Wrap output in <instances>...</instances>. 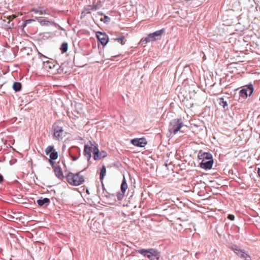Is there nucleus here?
Instances as JSON below:
<instances>
[{"mask_svg": "<svg viewBox=\"0 0 260 260\" xmlns=\"http://www.w3.org/2000/svg\"><path fill=\"white\" fill-rule=\"evenodd\" d=\"M67 181L72 186H79L85 182V177L82 174V172L76 173L69 172L66 175Z\"/></svg>", "mask_w": 260, "mask_h": 260, "instance_id": "f257e3e1", "label": "nucleus"}, {"mask_svg": "<svg viewBox=\"0 0 260 260\" xmlns=\"http://www.w3.org/2000/svg\"><path fill=\"white\" fill-rule=\"evenodd\" d=\"M199 159L202 160L200 167L205 170L211 169L213 160L212 155L209 153L200 152L198 155Z\"/></svg>", "mask_w": 260, "mask_h": 260, "instance_id": "f03ea898", "label": "nucleus"}, {"mask_svg": "<svg viewBox=\"0 0 260 260\" xmlns=\"http://www.w3.org/2000/svg\"><path fill=\"white\" fill-rule=\"evenodd\" d=\"M150 260H159L160 252L154 248L140 249L136 251Z\"/></svg>", "mask_w": 260, "mask_h": 260, "instance_id": "7ed1b4c3", "label": "nucleus"}, {"mask_svg": "<svg viewBox=\"0 0 260 260\" xmlns=\"http://www.w3.org/2000/svg\"><path fill=\"white\" fill-rule=\"evenodd\" d=\"M53 138L57 141H60L66 136V133L64 132L63 127L55 123L53 126Z\"/></svg>", "mask_w": 260, "mask_h": 260, "instance_id": "20e7f679", "label": "nucleus"}, {"mask_svg": "<svg viewBox=\"0 0 260 260\" xmlns=\"http://www.w3.org/2000/svg\"><path fill=\"white\" fill-rule=\"evenodd\" d=\"M183 122L181 119H175L171 123L170 128V132L174 135L176 134L180 128L183 126Z\"/></svg>", "mask_w": 260, "mask_h": 260, "instance_id": "39448f33", "label": "nucleus"}, {"mask_svg": "<svg viewBox=\"0 0 260 260\" xmlns=\"http://www.w3.org/2000/svg\"><path fill=\"white\" fill-rule=\"evenodd\" d=\"M164 32V29L157 30L153 33L150 34L143 41H145L146 43L155 41L157 40L156 37L161 36Z\"/></svg>", "mask_w": 260, "mask_h": 260, "instance_id": "423d86ee", "label": "nucleus"}, {"mask_svg": "<svg viewBox=\"0 0 260 260\" xmlns=\"http://www.w3.org/2000/svg\"><path fill=\"white\" fill-rule=\"evenodd\" d=\"M253 91V86L252 85H249L240 91V97L242 98L243 99H245L248 95H251Z\"/></svg>", "mask_w": 260, "mask_h": 260, "instance_id": "0eeeda50", "label": "nucleus"}, {"mask_svg": "<svg viewBox=\"0 0 260 260\" xmlns=\"http://www.w3.org/2000/svg\"><path fill=\"white\" fill-rule=\"evenodd\" d=\"M127 188V184L126 181V180L124 177L122 180L121 184V192H117V198L118 201H121L125 194V192Z\"/></svg>", "mask_w": 260, "mask_h": 260, "instance_id": "6e6552de", "label": "nucleus"}, {"mask_svg": "<svg viewBox=\"0 0 260 260\" xmlns=\"http://www.w3.org/2000/svg\"><path fill=\"white\" fill-rule=\"evenodd\" d=\"M95 148H98L97 146H95L90 143V145H85L84 146V155L88 158V159H90L91 156V152H92L94 154V150Z\"/></svg>", "mask_w": 260, "mask_h": 260, "instance_id": "1a4fd4ad", "label": "nucleus"}, {"mask_svg": "<svg viewBox=\"0 0 260 260\" xmlns=\"http://www.w3.org/2000/svg\"><path fill=\"white\" fill-rule=\"evenodd\" d=\"M45 153L47 155L49 154V157L51 159H56L58 157V153L52 146H48L45 149Z\"/></svg>", "mask_w": 260, "mask_h": 260, "instance_id": "9d476101", "label": "nucleus"}, {"mask_svg": "<svg viewBox=\"0 0 260 260\" xmlns=\"http://www.w3.org/2000/svg\"><path fill=\"white\" fill-rule=\"evenodd\" d=\"M96 36L103 46H105L108 42L109 37L105 33L98 31Z\"/></svg>", "mask_w": 260, "mask_h": 260, "instance_id": "9b49d317", "label": "nucleus"}, {"mask_svg": "<svg viewBox=\"0 0 260 260\" xmlns=\"http://www.w3.org/2000/svg\"><path fill=\"white\" fill-rule=\"evenodd\" d=\"M131 143L135 146L144 147L147 144V141L144 138H136L131 140Z\"/></svg>", "mask_w": 260, "mask_h": 260, "instance_id": "f8f14e48", "label": "nucleus"}, {"mask_svg": "<svg viewBox=\"0 0 260 260\" xmlns=\"http://www.w3.org/2000/svg\"><path fill=\"white\" fill-rule=\"evenodd\" d=\"M107 153L105 151H100L98 148H95L94 150L93 158L94 160H99L106 157Z\"/></svg>", "mask_w": 260, "mask_h": 260, "instance_id": "ddd939ff", "label": "nucleus"}, {"mask_svg": "<svg viewBox=\"0 0 260 260\" xmlns=\"http://www.w3.org/2000/svg\"><path fill=\"white\" fill-rule=\"evenodd\" d=\"M233 250L238 256L242 258H244L245 260H249L250 259V255L243 250L237 247L233 248Z\"/></svg>", "mask_w": 260, "mask_h": 260, "instance_id": "4468645a", "label": "nucleus"}, {"mask_svg": "<svg viewBox=\"0 0 260 260\" xmlns=\"http://www.w3.org/2000/svg\"><path fill=\"white\" fill-rule=\"evenodd\" d=\"M53 169L55 174V176L59 179H62L63 178V172L61 168L58 166L53 167Z\"/></svg>", "mask_w": 260, "mask_h": 260, "instance_id": "2eb2a0df", "label": "nucleus"}, {"mask_svg": "<svg viewBox=\"0 0 260 260\" xmlns=\"http://www.w3.org/2000/svg\"><path fill=\"white\" fill-rule=\"evenodd\" d=\"M55 67V66L53 62L50 61H47L46 62H44L43 63L44 69L48 72H50L51 70L53 69Z\"/></svg>", "mask_w": 260, "mask_h": 260, "instance_id": "dca6fc26", "label": "nucleus"}, {"mask_svg": "<svg viewBox=\"0 0 260 260\" xmlns=\"http://www.w3.org/2000/svg\"><path fill=\"white\" fill-rule=\"evenodd\" d=\"M31 12L39 15L48 14L47 9H44L43 8H33L31 10Z\"/></svg>", "mask_w": 260, "mask_h": 260, "instance_id": "f3484780", "label": "nucleus"}, {"mask_svg": "<svg viewBox=\"0 0 260 260\" xmlns=\"http://www.w3.org/2000/svg\"><path fill=\"white\" fill-rule=\"evenodd\" d=\"M39 206H42L45 204L48 205L50 203V200L48 198L38 200L37 201Z\"/></svg>", "mask_w": 260, "mask_h": 260, "instance_id": "a211bd4d", "label": "nucleus"}, {"mask_svg": "<svg viewBox=\"0 0 260 260\" xmlns=\"http://www.w3.org/2000/svg\"><path fill=\"white\" fill-rule=\"evenodd\" d=\"M13 89L16 92L19 91L21 89V84L18 82H14L13 85Z\"/></svg>", "mask_w": 260, "mask_h": 260, "instance_id": "6ab92c4d", "label": "nucleus"}, {"mask_svg": "<svg viewBox=\"0 0 260 260\" xmlns=\"http://www.w3.org/2000/svg\"><path fill=\"white\" fill-rule=\"evenodd\" d=\"M106 174V168L105 166H103L100 174V178L101 180H102Z\"/></svg>", "mask_w": 260, "mask_h": 260, "instance_id": "aec40b11", "label": "nucleus"}, {"mask_svg": "<svg viewBox=\"0 0 260 260\" xmlns=\"http://www.w3.org/2000/svg\"><path fill=\"white\" fill-rule=\"evenodd\" d=\"M62 53H66L68 50V44L66 42L63 43L60 48Z\"/></svg>", "mask_w": 260, "mask_h": 260, "instance_id": "412c9836", "label": "nucleus"}, {"mask_svg": "<svg viewBox=\"0 0 260 260\" xmlns=\"http://www.w3.org/2000/svg\"><path fill=\"white\" fill-rule=\"evenodd\" d=\"M114 41H116L120 43L121 45H124L125 44L126 40L125 39L124 36H122L120 37L117 38L116 39H114Z\"/></svg>", "mask_w": 260, "mask_h": 260, "instance_id": "4be33fe9", "label": "nucleus"}, {"mask_svg": "<svg viewBox=\"0 0 260 260\" xmlns=\"http://www.w3.org/2000/svg\"><path fill=\"white\" fill-rule=\"evenodd\" d=\"M231 231L232 233H237L239 231V228L235 224H232L231 226Z\"/></svg>", "mask_w": 260, "mask_h": 260, "instance_id": "5701e85b", "label": "nucleus"}, {"mask_svg": "<svg viewBox=\"0 0 260 260\" xmlns=\"http://www.w3.org/2000/svg\"><path fill=\"white\" fill-rule=\"evenodd\" d=\"M38 21L40 22V24L42 26H48L49 24L51 23L50 21H49L48 20H45V19H40L39 20H38Z\"/></svg>", "mask_w": 260, "mask_h": 260, "instance_id": "b1692460", "label": "nucleus"}, {"mask_svg": "<svg viewBox=\"0 0 260 260\" xmlns=\"http://www.w3.org/2000/svg\"><path fill=\"white\" fill-rule=\"evenodd\" d=\"M218 101V103L223 107H225V106L226 105V102L225 101H224V99L223 98H219Z\"/></svg>", "mask_w": 260, "mask_h": 260, "instance_id": "393cba45", "label": "nucleus"}, {"mask_svg": "<svg viewBox=\"0 0 260 260\" xmlns=\"http://www.w3.org/2000/svg\"><path fill=\"white\" fill-rule=\"evenodd\" d=\"M4 18H6L7 19L9 20V21H12L14 19L16 18L17 17V15H11L9 16H4Z\"/></svg>", "mask_w": 260, "mask_h": 260, "instance_id": "a878e982", "label": "nucleus"}, {"mask_svg": "<svg viewBox=\"0 0 260 260\" xmlns=\"http://www.w3.org/2000/svg\"><path fill=\"white\" fill-rule=\"evenodd\" d=\"M110 20V18L107 16H104L103 18H101V20L102 21H104V22H107L109 21Z\"/></svg>", "mask_w": 260, "mask_h": 260, "instance_id": "bb28decb", "label": "nucleus"}, {"mask_svg": "<svg viewBox=\"0 0 260 260\" xmlns=\"http://www.w3.org/2000/svg\"><path fill=\"white\" fill-rule=\"evenodd\" d=\"M235 219V216L232 214H229V220L233 221Z\"/></svg>", "mask_w": 260, "mask_h": 260, "instance_id": "cd10ccee", "label": "nucleus"}, {"mask_svg": "<svg viewBox=\"0 0 260 260\" xmlns=\"http://www.w3.org/2000/svg\"><path fill=\"white\" fill-rule=\"evenodd\" d=\"M53 159H49V162L50 163V164L52 166V167H54L55 166L54 165V162L53 161Z\"/></svg>", "mask_w": 260, "mask_h": 260, "instance_id": "c85d7f7f", "label": "nucleus"}, {"mask_svg": "<svg viewBox=\"0 0 260 260\" xmlns=\"http://www.w3.org/2000/svg\"><path fill=\"white\" fill-rule=\"evenodd\" d=\"M4 180V178H3V176L0 174V183H2Z\"/></svg>", "mask_w": 260, "mask_h": 260, "instance_id": "c756f323", "label": "nucleus"}, {"mask_svg": "<svg viewBox=\"0 0 260 260\" xmlns=\"http://www.w3.org/2000/svg\"><path fill=\"white\" fill-rule=\"evenodd\" d=\"M257 174H258L259 177H260V168H258V169H257Z\"/></svg>", "mask_w": 260, "mask_h": 260, "instance_id": "7c9ffc66", "label": "nucleus"}, {"mask_svg": "<svg viewBox=\"0 0 260 260\" xmlns=\"http://www.w3.org/2000/svg\"><path fill=\"white\" fill-rule=\"evenodd\" d=\"M86 192H87V193L89 194V191L87 189L86 190Z\"/></svg>", "mask_w": 260, "mask_h": 260, "instance_id": "2f4dec72", "label": "nucleus"}]
</instances>
